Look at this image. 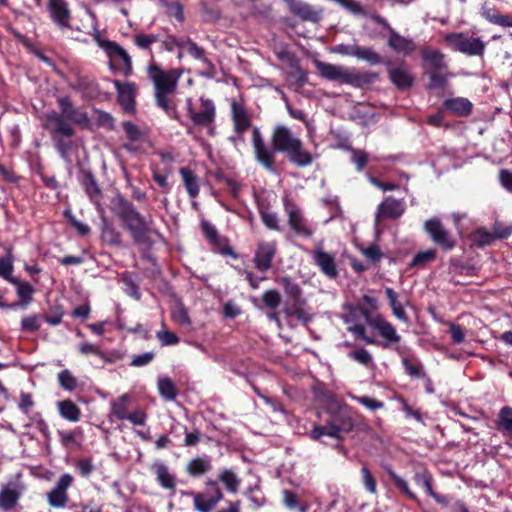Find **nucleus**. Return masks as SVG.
Wrapping results in <instances>:
<instances>
[{"mask_svg":"<svg viewBox=\"0 0 512 512\" xmlns=\"http://www.w3.org/2000/svg\"><path fill=\"white\" fill-rule=\"evenodd\" d=\"M271 146H268L260 131V128H252L251 143L255 161L267 172L277 173L276 154L283 153L289 162L296 167L310 166L314 156L304 147L300 138L295 136L290 128L284 125H276L270 137Z\"/></svg>","mask_w":512,"mask_h":512,"instance_id":"nucleus-1","label":"nucleus"},{"mask_svg":"<svg viewBox=\"0 0 512 512\" xmlns=\"http://www.w3.org/2000/svg\"><path fill=\"white\" fill-rule=\"evenodd\" d=\"M325 399V410L328 414V418L325 424H314L309 437L321 443L323 437L327 436L334 439L339 446L345 439V435L352 432L356 426L355 413L353 410L341 402L337 396L332 392H326L324 395Z\"/></svg>","mask_w":512,"mask_h":512,"instance_id":"nucleus-2","label":"nucleus"},{"mask_svg":"<svg viewBox=\"0 0 512 512\" xmlns=\"http://www.w3.org/2000/svg\"><path fill=\"white\" fill-rule=\"evenodd\" d=\"M110 210L129 232L134 243L151 248L155 243L153 237L164 239L160 231L154 227L153 218L141 214L135 205L123 195L117 194L112 198Z\"/></svg>","mask_w":512,"mask_h":512,"instance_id":"nucleus-3","label":"nucleus"},{"mask_svg":"<svg viewBox=\"0 0 512 512\" xmlns=\"http://www.w3.org/2000/svg\"><path fill=\"white\" fill-rule=\"evenodd\" d=\"M57 104L60 112L51 110L46 114V119L51 125L50 134L52 138L57 140V149L65 154L66 144L58 138H72L76 134L72 124L79 125L82 128H90L91 121L88 114L80 111L69 96L58 97Z\"/></svg>","mask_w":512,"mask_h":512,"instance_id":"nucleus-4","label":"nucleus"},{"mask_svg":"<svg viewBox=\"0 0 512 512\" xmlns=\"http://www.w3.org/2000/svg\"><path fill=\"white\" fill-rule=\"evenodd\" d=\"M222 483L229 493L238 492L241 479L233 469L224 468L218 473L217 479L208 478L205 481V490L192 492L193 507L198 512H212L216 505L224 499V493L219 485Z\"/></svg>","mask_w":512,"mask_h":512,"instance_id":"nucleus-5","label":"nucleus"},{"mask_svg":"<svg viewBox=\"0 0 512 512\" xmlns=\"http://www.w3.org/2000/svg\"><path fill=\"white\" fill-rule=\"evenodd\" d=\"M94 21L96 15L89 12ZM96 44L105 51L109 58V68L113 73H120L125 77H129L133 73L132 59L128 52L117 42L103 39L98 31L97 22L93 25V32H89Z\"/></svg>","mask_w":512,"mask_h":512,"instance_id":"nucleus-6","label":"nucleus"},{"mask_svg":"<svg viewBox=\"0 0 512 512\" xmlns=\"http://www.w3.org/2000/svg\"><path fill=\"white\" fill-rule=\"evenodd\" d=\"M181 75L179 69L164 71L155 63L149 65L148 76L154 85V98L159 108L167 107V101L175 94Z\"/></svg>","mask_w":512,"mask_h":512,"instance_id":"nucleus-7","label":"nucleus"},{"mask_svg":"<svg viewBox=\"0 0 512 512\" xmlns=\"http://www.w3.org/2000/svg\"><path fill=\"white\" fill-rule=\"evenodd\" d=\"M353 310L359 311L366 323L377 332L379 337L384 339L381 348L392 350L398 355L405 353V348L401 345L402 337L391 322L387 321L380 314L373 316L371 310L367 307L356 306Z\"/></svg>","mask_w":512,"mask_h":512,"instance_id":"nucleus-8","label":"nucleus"},{"mask_svg":"<svg viewBox=\"0 0 512 512\" xmlns=\"http://www.w3.org/2000/svg\"><path fill=\"white\" fill-rule=\"evenodd\" d=\"M200 111H196L193 106L191 98L186 99V111L187 117L191 120L193 126L198 128H208L210 135L215 134V118H216V107L211 99L201 97L200 98Z\"/></svg>","mask_w":512,"mask_h":512,"instance_id":"nucleus-9","label":"nucleus"},{"mask_svg":"<svg viewBox=\"0 0 512 512\" xmlns=\"http://www.w3.org/2000/svg\"><path fill=\"white\" fill-rule=\"evenodd\" d=\"M369 17L373 22L382 26L383 29L388 32L387 45L392 51L403 56H409L415 52L417 46L412 38L402 36L384 17L377 13H372Z\"/></svg>","mask_w":512,"mask_h":512,"instance_id":"nucleus-10","label":"nucleus"},{"mask_svg":"<svg viewBox=\"0 0 512 512\" xmlns=\"http://www.w3.org/2000/svg\"><path fill=\"white\" fill-rule=\"evenodd\" d=\"M445 42L455 51L469 56H481L485 51V43L479 38H471L466 34L448 33Z\"/></svg>","mask_w":512,"mask_h":512,"instance_id":"nucleus-11","label":"nucleus"},{"mask_svg":"<svg viewBox=\"0 0 512 512\" xmlns=\"http://www.w3.org/2000/svg\"><path fill=\"white\" fill-rule=\"evenodd\" d=\"M424 230L430 236L432 242L445 252L453 250L457 245V240L438 218L426 220L424 222Z\"/></svg>","mask_w":512,"mask_h":512,"instance_id":"nucleus-12","label":"nucleus"},{"mask_svg":"<svg viewBox=\"0 0 512 512\" xmlns=\"http://www.w3.org/2000/svg\"><path fill=\"white\" fill-rule=\"evenodd\" d=\"M74 477L69 473L62 474L55 486L47 493L46 498L50 507L64 508L69 501L68 489L73 485Z\"/></svg>","mask_w":512,"mask_h":512,"instance_id":"nucleus-13","label":"nucleus"},{"mask_svg":"<svg viewBox=\"0 0 512 512\" xmlns=\"http://www.w3.org/2000/svg\"><path fill=\"white\" fill-rule=\"evenodd\" d=\"M284 209L288 216V225L289 227L300 236H303L305 238H310L314 230L312 227H310L302 215L300 209L297 207V205L290 200L289 198L285 197L283 200Z\"/></svg>","mask_w":512,"mask_h":512,"instance_id":"nucleus-14","label":"nucleus"},{"mask_svg":"<svg viewBox=\"0 0 512 512\" xmlns=\"http://www.w3.org/2000/svg\"><path fill=\"white\" fill-rule=\"evenodd\" d=\"M47 10L51 21L61 30L73 29L72 11L66 0H48Z\"/></svg>","mask_w":512,"mask_h":512,"instance_id":"nucleus-15","label":"nucleus"},{"mask_svg":"<svg viewBox=\"0 0 512 512\" xmlns=\"http://www.w3.org/2000/svg\"><path fill=\"white\" fill-rule=\"evenodd\" d=\"M276 253V241H259L257 243L253 258L255 268L260 272H267L272 268L273 259Z\"/></svg>","mask_w":512,"mask_h":512,"instance_id":"nucleus-16","label":"nucleus"},{"mask_svg":"<svg viewBox=\"0 0 512 512\" xmlns=\"http://www.w3.org/2000/svg\"><path fill=\"white\" fill-rule=\"evenodd\" d=\"M231 119L233 122V130L237 135V138L241 141H245V132L252 127L251 115L248 113L245 106L237 101L231 103Z\"/></svg>","mask_w":512,"mask_h":512,"instance_id":"nucleus-17","label":"nucleus"},{"mask_svg":"<svg viewBox=\"0 0 512 512\" xmlns=\"http://www.w3.org/2000/svg\"><path fill=\"white\" fill-rule=\"evenodd\" d=\"M406 210V203L404 199H396L393 196H387L378 205L376 210V221L385 219H398Z\"/></svg>","mask_w":512,"mask_h":512,"instance_id":"nucleus-18","label":"nucleus"},{"mask_svg":"<svg viewBox=\"0 0 512 512\" xmlns=\"http://www.w3.org/2000/svg\"><path fill=\"white\" fill-rule=\"evenodd\" d=\"M312 259L325 276L330 279L338 277L339 272L334 255L324 251L322 248H317L312 252Z\"/></svg>","mask_w":512,"mask_h":512,"instance_id":"nucleus-19","label":"nucleus"},{"mask_svg":"<svg viewBox=\"0 0 512 512\" xmlns=\"http://www.w3.org/2000/svg\"><path fill=\"white\" fill-rule=\"evenodd\" d=\"M289 11L302 21L318 22L321 19L322 9H315L301 0H285Z\"/></svg>","mask_w":512,"mask_h":512,"instance_id":"nucleus-20","label":"nucleus"},{"mask_svg":"<svg viewBox=\"0 0 512 512\" xmlns=\"http://www.w3.org/2000/svg\"><path fill=\"white\" fill-rule=\"evenodd\" d=\"M81 175L80 183L85 194L92 203L99 205L103 197V193L95 175L91 170L84 169L81 170Z\"/></svg>","mask_w":512,"mask_h":512,"instance_id":"nucleus-21","label":"nucleus"},{"mask_svg":"<svg viewBox=\"0 0 512 512\" xmlns=\"http://www.w3.org/2000/svg\"><path fill=\"white\" fill-rule=\"evenodd\" d=\"M118 93V102L126 112L134 110L136 85L133 82H121L113 80Z\"/></svg>","mask_w":512,"mask_h":512,"instance_id":"nucleus-22","label":"nucleus"},{"mask_svg":"<svg viewBox=\"0 0 512 512\" xmlns=\"http://www.w3.org/2000/svg\"><path fill=\"white\" fill-rule=\"evenodd\" d=\"M442 108L457 117H468L473 112L472 102L465 97H454L444 100Z\"/></svg>","mask_w":512,"mask_h":512,"instance_id":"nucleus-23","label":"nucleus"},{"mask_svg":"<svg viewBox=\"0 0 512 512\" xmlns=\"http://www.w3.org/2000/svg\"><path fill=\"white\" fill-rule=\"evenodd\" d=\"M379 79V74L372 71H360L357 69L347 70L344 84L362 88L368 86Z\"/></svg>","mask_w":512,"mask_h":512,"instance_id":"nucleus-24","label":"nucleus"},{"mask_svg":"<svg viewBox=\"0 0 512 512\" xmlns=\"http://www.w3.org/2000/svg\"><path fill=\"white\" fill-rule=\"evenodd\" d=\"M21 498V491L14 483H8L0 490V509L11 511L17 506Z\"/></svg>","mask_w":512,"mask_h":512,"instance_id":"nucleus-25","label":"nucleus"},{"mask_svg":"<svg viewBox=\"0 0 512 512\" xmlns=\"http://www.w3.org/2000/svg\"><path fill=\"white\" fill-rule=\"evenodd\" d=\"M387 68L389 80L399 90H408L413 86L414 77L401 67H393V64Z\"/></svg>","mask_w":512,"mask_h":512,"instance_id":"nucleus-26","label":"nucleus"},{"mask_svg":"<svg viewBox=\"0 0 512 512\" xmlns=\"http://www.w3.org/2000/svg\"><path fill=\"white\" fill-rule=\"evenodd\" d=\"M212 469V463L208 456H197L188 461L186 473L193 478H199Z\"/></svg>","mask_w":512,"mask_h":512,"instance_id":"nucleus-27","label":"nucleus"},{"mask_svg":"<svg viewBox=\"0 0 512 512\" xmlns=\"http://www.w3.org/2000/svg\"><path fill=\"white\" fill-rule=\"evenodd\" d=\"M481 15L493 25L502 28H512V14H504L496 8L484 6L482 7Z\"/></svg>","mask_w":512,"mask_h":512,"instance_id":"nucleus-28","label":"nucleus"},{"mask_svg":"<svg viewBox=\"0 0 512 512\" xmlns=\"http://www.w3.org/2000/svg\"><path fill=\"white\" fill-rule=\"evenodd\" d=\"M16 287L18 297L17 306L26 308L33 301L34 287L27 281L16 278L11 282Z\"/></svg>","mask_w":512,"mask_h":512,"instance_id":"nucleus-29","label":"nucleus"},{"mask_svg":"<svg viewBox=\"0 0 512 512\" xmlns=\"http://www.w3.org/2000/svg\"><path fill=\"white\" fill-rule=\"evenodd\" d=\"M122 127L130 143L124 144V149L129 152H136L138 148L135 146L136 142H142L145 139L144 133L139 127L131 121L122 122Z\"/></svg>","mask_w":512,"mask_h":512,"instance_id":"nucleus-30","label":"nucleus"},{"mask_svg":"<svg viewBox=\"0 0 512 512\" xmlns=\"http://www.w3.org/2000/svg\"><path fill=\"white\" fill-rule=\"evenodd\" d=\"M355 57L359 60L366 61L370 65L384 64L386 67H390L392 65L391 59L383 58L372 47L358 46Z\"/></svg>","mask_w":512,"mask_h":512,"instance_id":"nucleus-31","label":"nucleus"},{"mask_svg":"<svg viewBox=\"0 0 512 512\" xmlns=\"http://www.w3.org/2000/svg\"><path fill=\"white\" fill-rule=\"evenodd\" d=\"M5 255L0 258V277L11 283L17 277L13 276L15 257L12 246H3Z\"/></svg>","mask_w":512,"mask_h":512,"instance_id":"nucleus-32","label":"nucleus"},{"mask_svg":"<svg viewBox=\"0 0 512 512\" xmlns=\"http://www.w3.org/2000/svg\"><path fill=\"white\" fill-rule=\"evenodd\" d=\"M101 239L109 246L121 247L123 245L121 232L105 218L101 226Z\"/></svg>","mask_w":512,"mask_h":512,"instance_id":"nucleus-33","label":"nucleus"},{"mask_svg":"<svg viewBox=\"0 0 512 512\" xmlns=\"http://www.w3.org/2000/svg\"><path fill=\"white\" fill-rule=\"evenodd\" d=\"M405 348V352H407V348ZM406 353L400 355L402 357L401 363L403 365L404 371L411 378L420 379L425 377V368L421 361L417 358H409L405 356Z\"/></svg>","mask_w":512,"mask_h":512,"instance_id":"nucleus-34","label":"nucleus"},{"mask_svg":"<svg viewBox=\"0 0 512 512\" xmlns=\"http://www.w3.org/2000/svg\"><path fill=\"white\" fill-rule=\"evenodd\" d=\"M179 173L188 195L191 198H196L199 195L200 187L195 172L189 167H181Z\"/></svg>","mask_w":512,"mask_h":512,"instance_id":"nucleus-35","label":"nucleus"},{"mask_svg":"<svg viewBox=\"0 0 512 512\" xmlns=\"http://www.w3.org/2000/svg\"><path fill=\"white\" fill-rule=\"evenodd\" d=\"M317 68L322 77L328 80L340 81L341 83H344L347 69L324 62H319L317 64Z\"/></svg>","mask_w":512,"mask_h":512,"instance_id":"nucleus-36","label":"nucleus"},{"mask_svg":"<svg viewBox=\"0 0 512 512\" xmlns=\"http://www.w3.org/2000/svg\"><path fill=\"white\" fill-rule=\"evenodd\" d=\"M385 294L388 300V304L392 310L393 315L400 321L408 323L409 317L404 310L402 304L398 300V294L394 289L387 287L385 288Z\"/></svg>","mask_w":512,"mask_h":512,"instance_id":"nucleus-37","label":"nucleus"},{"mask_svg":"<svg viewBox=\"0 0 512 512\" xmlns=\"http://www.w3.org/2000/svg\"><path fill=\"white\" fill-rule=\"evenodd\" d=\"M156 474V479L159 484L166 489L174 490L176 488V481L174 475L169 473L168 467L163 463H156L153 466Z\"/></svg>","mask_w":512,"mask_h":512,"instance_id":"nucleus-38","label":"nucleus"},{"mask_svg":"<svg viewBox=\"0 0 512 512\" xmlns=\"http://www.w3.org/2000/svg\"><path fill=\"white\" fill-rule=\"evenodd\" d=\"M58 409L60 415L70 421V422H77L80 420L81 417V410L80 408L70 399H66L63 401H60L58 403Z\"/></svg>","mask_w":512,"mask_h":512,"instance_id":"nucleus-39","label":"nucleus"},{"mask_svg":"<svg viewBox=\"0 0 512 512\" xmlns=\"http://www.w3.org/2000/svg\"><path fill=\"white\" fill-rule=\"evenodd\" d=\"M131 400V397L129 394L125 393L120 395L115 400L111 401V413L118 419V420H126L129 410H128V404Z\"/></svg>","mask_w":512,"mask_h":512,"instance_id":"nucleus-40","label":"nucleus"},{"mask_svg":"<svg viewBox=\"0 0 512 512\" xmlns=\"http://www.w3.org/2000/svg\"><path fill=\"white\" fill-rule=\"evenodd\" d=\"M258 211L263 224L270 230L280 231L278 215L271 211L269 205L259 204Z\"/></svg>","mask_w":512,"mask_h":512,"instance_id":"nucleus-41","label":"nucleus"},{"mask_svg":"<svg viewBox=\"0 0 512 512\" xmlns=\"http://www.w3.org/2000/svg\"><path fill=\"white\" fill-rule=\"evenodd\" d=\"M496 426L498 430L512 435V407L504 406L500 409ZM508 445L512 447V442H508Z\"/></svg>","mask_w":512,"mask_h":512,"instance_id":"nucleus-42","label":"nucleus"},{"mask_svg":"<svg viewBox=\"0 0 512 512\" xmlns=\"http://www.w3.org/2000/svg\"><path fill=\"white\" fill-rule=\"evenodd\" d=\"M285 295L289 300H297L302 298V289L299 284L290 276H284L279 279Z\"/></svg>","mask_w":512,"mask_h":512,"instance_id":"nucleus-43","label":"nucleus"},{"mask_svg":"<svg viewBox=\"0 0 512 512\" xmlns=\"http://www.w3.org/2000/svg\"><path fill=\"white\" fill-rule=\"evenodd\" d=\"M158 390L161 397L167 401L175 400L178 395V389L169 377H163L158 380Z\"/></svg>","mask_w":512,"mask_h":512,"instance_id":"nucleus-44","label":"nucleus"},{"mask_svg":"<svg viewBox=\"0 0 512 512\" xmlns=\"http://www.w3.org/2000/svg\"><path fill=\"white\" fill-rule=\"evenodd\" d=\"M471 241L474 246L483 248L491 245L496 240L492 232L488 231L484 227H479L471 234Z\"/></svg>","mask_w":512,"mask_h":512,"instance_id":"nucleus-45","label":"nucleus"},{"mask_svg":"<svg viewBox=\"0 0 512 512\" xmlns=\"http://www.w3.org/2000/svg\"><path fill=\"white\" fill-rule=\"evenodd\" d=\"M387 474L390 477V479L392 480V482L395 485V487L402 494L407 496L410 500L418 502L417 495L413 491L410 490L407 481H405L403 478H401L399 475H397L396 472L393 469H391V468L387 469Z\"/></svg>","mask_w":512,"mask_h":512,"instance_id":"nucleus-46","label":"nucleus"},{"mask_svg":"<svg viewBox=\"0 0 512 512\" xmlns=\"http://www.w3.org/2000/svg\"><path fill=\"white\" fill-rule=\"evenodd\" d=\"M348 357L366 368L375 366L371 353L365 348H358L350 351L348 353Z\"/></svg>","mask_w":512,"mask_h":512,"instance_id":"nucleus-47","label":"nucleus"},{"mask_svg":"<svg viewBox=\"0 0 512 512\" xmlns=\"http://www.w3.org/2000/svg\"><path fill=\"white\" fill-rule=\"evenodd\" d=\"M93 112L96 115L95 123L97 127L105 128L108 131L115 130V119L110 113L98 108H93Z\"/></svg>","mask_w":512,"mask_h":512,"instance_id":"nucleus-48","label":"nucleus"},{"mask_svg":"<svg viewBox=\"0 0 512 512\" xmlns=\"http://www.w3.org/2000/svg\"><path fill=\"white\" fill-rule=\"evenodd\" d=\"M347 331L352 333L356 339H361L368 345H377L381 347V344L384 343V339H382V341H378L375 338L368 336L366 333V328L362 324L349 326Z\"/></svg>","mask_w":512,"mask_h":512,"instance_id":"nucleus-49","label":"nucleus"},{"mask_svg":"<svg viewBox=\"0 0 512 512\" xmlns=\"http://www.w3.org/2000/svg\"><path fill=\"white\" fill-rule=\"evenodd\" d=\"M65 315L63 305L56 303L51 306L49 312L44 314L42 319L51 326H57L62 322V318Z\"/></svg>","mask_w":512,"mask_h":512,"instance_id":"nucleus-50","label":"nucleus"},{"mask_svg":"<svg viewBox=\"0 0 512 512\" xmlns=\"http://www.w3.org/2000/svg\"><path fill=\"white\" fill-rule=\"evenodd\" d=\"M345 148L351 153V160L356 166L357 171H362L368 163V153L364 150L356 149L350 145Z\"/></svg>","mask_w":512,"mask_h":512,"instance_id":"nucleus-51","label":"nucleus"},{"mask_svg":"<svg viewBox=\"0 0 512 512\" xmlns=\"http://www.w3.org/2000/svg\"><path fill=\"white\" fill-rule=\"evenodd\" d=\"M281 301V294L276 289L266 290L262 294V302L270 310H276L280 306Z\"/></svg>","mask_w":512,"mask_h":512,"instance_id":"nucleus-52","label":"nucleus"},{"mask_svg":"<svg viewBox=\"0 0 512 512\" xmlns=\"http://www.w3.org/2000/svg\"><path fill=\"white\" fill-rule=\"evenodd\" d=\"M74 90L88 92L93 91L96 87V82L93 78L87 75H77L75 81L71 84Z\"/></svg>","mask_w":512,"mask_h":512,"instance_id":"nucleus-53","label":"nucleus"},{"mask_svg":"<svg viewBox=\"0 0 512 512\" xmlns=\"http://www.w3.org/2000/svg\"><path fill=\"white\" fill-rule=\"evenodd\" d=\"M436 256L434 249L420 251L413 257L410 267H424L427 263L434 261Z\"/></svg>","mask_w":512,"mask_h":512,"instance_id":"nucleus-54","label":"nucleus"},{"mask_svg":"<svg viewBox=\"0 0 512 512\" xmlns=\"http://www.w3.org/2000/svg\"><path fill=\"white\" fill-rule=\"evenodd\" d=\"M201 230L210 244L217 247L221 245V238L218 231L211 223L203 220L201 222Z\"/></svg>","mask_w":512,"mask_h":512,"instance_id":"nucleus-55","label":"nucleus"},{"mask_svg":"<svg viewBox=\"0 0 512 512\" xmlns=\"http://www.w3.org/2000/svg\"><path fill=\"white\" fill-rule=\"evenodd\" d=\"M444 54L438 50L426 51L423 53V59L434 69H442L445 67Z\"/></svg>","mask_w":512,"mask_h":512,"instance_id":"nucleus-56","label":"nucleus"},{"mask_svg":"<svg viewBox=\"0 0 512 512\" xmlns=\"http://www.w3.org/2000/svg\"><path fill=\"white\" fill-rule=\"evenodd\" d=\"M38 314L25 316L21 319V330L26 333H36L40 329V319Z\"/></svg>","mask_w":512,"mask_h":512,"instance_id":"nucleus-57","label":"nucleus"},{"mask_svg":"<svg viewBox=\"0 0 512 512\" xmlns=\"http://www.w3.org/2000/svg\"><path fill=\"white\" fill-rule=\"evenodd\" d=\"M94 469L95 466L91 458L82 457L75 462V470L83 478H88Z\"/></svg>","mask_w":512,"mask_h":512,"instance_id":"nucleus-58","label":"nucleus"},{"mask_svg":"<svg viewBox=\"0 0 512 512\" xmlns=\"http://www.w3.org/2000/svg\"><path fill=\"white\" fill-rule=\"evenodd\" d=\"M157 41L158 35L155 34L138 33L133 38L134 44L142 50H150L151 45Z\"/></svg>","mask_w":512,"mask_h":512,"instance_id":"nucleus-59","label":"nucleus"},{"mask_svg":"<svg viewBox=\"0 0 512 512\" xmlns=\"http://www.w3.org/2000/svg\"><path fill=\"white\" fill-rule=\"evenodd\" d=\"M156 337L159 340L161 346H173L180 342V338L174 332L165 328L159 330L156 333Z\"/></svg>","mask_w":512,"mask_h":512,"instance_id":"nucleus-60","label":"nucleus"},{"mask_svg":"<svg viewBox=\"0 0 512 512\" xmlns=\"http://www.w3.org/2000/svg\"><path fill=\"white\" fill-rule=\"evenodd\" d=\"M283 502L291 510L300 509L302 512H306V508L300 506L298 495L291 490L285 489L283 491Z\"/></svg>","mask_w":512,"mask_h":512,"instance_id":"nucleus-61","label":"nucleus"},{"mask_svg":"<svg viewBox=\"0 0 512 512\" xmlns=\"http://www.w3.org/2000/svg\"><path fill=\"white\" fill-rule=\"evenodd\" d=\"M413 479L418 486L425 490L427 495L430 496L434 492L432 477L428 472L416 473Z\"/></svg>","mask_w":512,"mask_h":512,"instance_id":"nucleus-62","label":"nucleus"},{"mask_svg":"<svg viewBox=\"0 0 512 512\" xmlns=\"http://www.w3.org/2000/svg\"><path fill=\"white\" fill-rule=\"evenodd\" d=\"M492 234L495 240L507 239L512 234V224H505L500 221H496L493 225Z\"/></svg>","mask_w":512,"mask_h":512,"instance_id":"nucleus-63","label":"nucleus"},{"mask_svg":"<svg viewBox=\"0 0 512 512\" xmlns=\"http://www.w3.org/2000/svg\"><path fill=\"white\" fill-rule=\"evenodd\" d=\"M58 380L62 388L72 391L77 386V380L72 373L65 369L58 374Z\"/></svg>","mask_w":512,"mask_h":512,"instance_id":"nucleus-64","label":"nucleus"}]
</instances>
